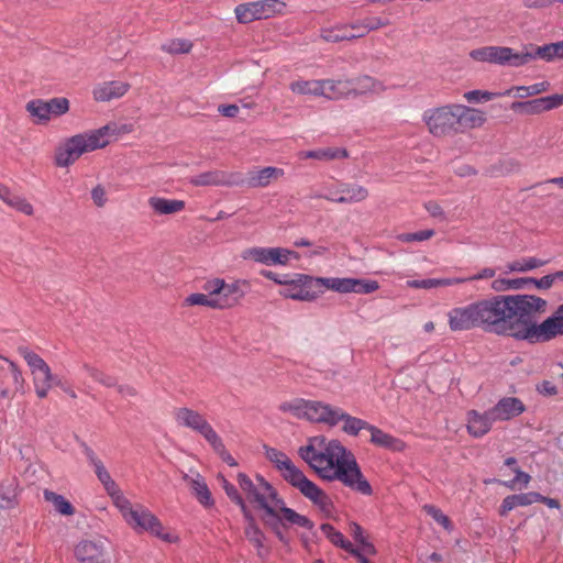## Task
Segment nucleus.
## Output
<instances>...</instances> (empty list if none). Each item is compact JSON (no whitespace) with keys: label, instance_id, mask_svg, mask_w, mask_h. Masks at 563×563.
Listing matches in <instances>:
<instances>
[{"label":"nucleus","instance_id":"nucleus-1","mask_svg":"<svg viewBox=\"0 0 563 563\" xmlns=\"http://www.w3.org/2000/svg\"><path fill=\"white\" fill-rule=\"evenodd\" d=\"M481 330L509 335L529 343H544L563 335V303L537 323L532 317L543 313L548 302L534 295H495L475 301Z\"/></svg>","mask_w":563,"mask_h":563},{"label":"nucleus","instance_id":"nucleus-2","mask_svg":"<svg viewBox=\"0 0 563 563\" xmlns=\"http://www.w3.org/2000/svg\"><path fill=\"white\" fill-rule=\"evenodd\" d=\"M299 456L323 479L339 481L350 489L365 496L373 493L354 454L340 441L323 435L311 437L298 449Z\"/></svg>","mask_w":563,"mask_h":563},{"label":"nucleus","instance_id":"nucleus-3","mask_svg":"<svg viewBox=\"0 0 563 563\" xmlns=\"http://www.w3.org/2000/svg\"><path fill=\"white\" fill-rule=\"evenodd\" d=\"M238 483L247 499L256 503L265 511L264 520L267 525L275 527L277 523H282L305 529L313 527L306 516L287 508L284 501L277 497L275 489L262 476H256V482H253L246 474L239 473Z\"/></svg>","mask_w":563,"mask_h":563},{"label":"nucleus","instance_id":"nucleus-4","mask_svg":"<svg viewBox=\"0 0 563 563\" xmlns=\"http://www.w3.org/2000/svg\"><path fill=\"white\" fill-rule=\"evenodd\" d=\"M115 132V125H104L100 129L75 134L66 139L55 152V164L68 167L81 155L107 146L110 136Z\"/></svg>","mask_w":563,"mask_h":563},{"label":"nucleus","instance_id":"nucleus-5","mask_svg":"<svg viewBox=\"0 0 563 563\" xmlns=\"http://www.w3.org/2000/svg\"><path fill=\"white\" fill-rule=\"evenodd\" d=\"M114 506L126 525L134 531L147 532L166 543H176L179 540L178 536L169 528L164 527L161 520L145 506L134 505L125 496Z\"/></svg>","mask_w":563,"mask_h":563},{"label":"nucleus","instance_id":"nucleus-6","mask_svg":"<svg viewBox=\"0 0 563 563\" xmlns=\"http://www.w3.org/2000/svg\"><path fill=\"white\" fill-rule=\"evenodd\" d=\"M279 410L284 413H289L297 419L335 427V416L338 415L339 407L320 400L295 398L282 402L279 405Z\"/></svg>","mask_w":563,"mask_h":563},{"label":"nucleus","instance_id":"nucleus-7","mask_svg":"<svg viewBox=\"0 0 563 563\" xmlns=\"http://www.w3.org/2000/svg\"><path fill=\"white\" fill-rule=\"evenodd\" d=\"M18 352L30 367L34 390L38 398H46L53 386H62V380L52 373L48 364L38 354L27 346H19Z\"/></svg>","mask_w":563,"mask_h":563},{"label":"nucleus","instance_id":"nucleus-8","mask_svg":"<svg viewBox=\"0 0 563 563\" xmlns=\"http://www.w3.org/2000/svg\"><path fill=\"white\" fill-rule=\"evenodd\" d=\"M246 286V280L236 279L228 283L222 278H212L205 283L203 289L212 296L216 309L224 310L240 303Z\"/></svg>","mask_w":563,"mask_h":563},{"label":"nucleus","instance_id":"nucleus-9","mask_svg":"<svg viewBox=\"0 0 563 563\" xmlns=\"http://www.w3.org/2000/svg\"><path fill=\"white\" fill-rule=\"evenodd\" d=\"M324 292L319 287V278L307 274H295L292 278L288 276L284 288L279 295L284 298L313 301Z\"/></svg>","mask_w":563,"mask_h":563},{"label":"nucleus","instance_id":"nucleus-10","mask_svg":"<svg viewBox=\"0 0 563 563\" xmlns=\"http://www.w3.org/2000/svg\"><path fill=\"white\" fill-rule=\"evenodd\" d=\"M470 57L479 63H489L499 66L521 67L525 66L522 52H516L508 46H482L470 52Z\"/></svg>","mask_w":563,"mask_h":563},{"label":"nucleus","instance_id":"nucleus-11","mask_svg":"<svg viewBox=\"0 0 563 563\" xmlns=\"http://www.w3.org/2000/svg\"><path fill=\"white\" fill-rule=\"evenodd\" d=\"M456 104L431 108L423 112L422 120L429 132L437 137L457 133Z\"/></svg>","mask_w":563,"mask_h":563},{"label":"nucleus","instance_id":"nucleus-12","mask_svg":"<svg viewBox=\"0 0 563 563\" xmlns=\"http://www.w3.org/2000/svg\"><path fill=\"white\" fill-rule=\"evenodd\" d=\"M241 257L266 266H287L290 261L299 260L300 255L286 247L252 246L245 249Z\"/></svg>","mask_w":563,"mask_h":563},{"label":"nucleus","instance_id":"nucleus-13","mask_svg":"<svg viewBox=\"0 0 563 563\" xmlns=\"http://www.w3.org/2000/svg\"><path fill=\"white\" fill-rule=\"evenodd\" d=\"M174 419L179 427L188 428L200 434L208 443L218 434L207 418L188 407L175 409Z\"/></svg>","mask_w":563,"mask_h":563},{"label":"nucleus","instance_id":"nucleus-14","mask_svg":"<svg viewBox=\"0 0 563 563\" xmlns=\"http://www.w3.org/2000/svg\"><path fill=\"white\" fill-rule=\"evenodd\" d=\"M0 396L2 398H12L15 394L24 393L25 379L15 363L0 356Z\"/></svg>","mask_w":563,"mask_h":563},{"label":"nucleus","instance_id":"nucleus-15","mask_svg":"<svg viewBox=\"0 0 563 563\" xmlns=\"http://www.w3.org/2000/svg\"><path fill=\"white\" fill-rule=\"evenodd\" d=\"M448 324L452 332L470 331L481 329L476 302L457 306L446 313Z\"/></svg>","mask_w":563,"mask_h":563},{"label":"nucleus","instance_id":"nucleus-16","mask_svg":"<svg viewBox=\"0 0 563 563\" xmlns=\"http://www.w3.org/2000/svg\"><path fill=\"white\" fill-rule=\"evenodd\" d=\"M563 104L562 95H551L541 98H536L528 101L512 102L510 109L522 115H538L547 111L556 109Z\"/></svg>","mask_w":563,"mask_h":563},{"label":"nucleus","instance_id":"nucleus-17","mask_svg":"<svg viewBox=\"0 0 563 563\" xmlns=\"http://www.w3.org/2000/svg\"><path fill=\"white\" fill-rule=\"evenodd\" d=\"M75 556L80 563H109L106 542L102 539H85L75 547Z\"/></svg>","mask_w":563,"mask_h":563},{"label":"nucleus","instance_id":"nucleus-18","mask_svg":"<svg viewBox=\"0 0 563 563\" xmlns=\"http://www.w3.org/2000/svg\"><path fill=\"white\" fill-rule=\"evenodd\" d=\"M300 493L311 500L325 516H331L334 511L332 499L313 482L303 475L295 485Z\"/></svg>","mask_w":563,"mask_h":563},{"label":"nucleus","instance_id":"nucleus-19","mask_svg":"<svg viewBox=\"0 0 563 563\" xmlns=\"http://www.w3.org/2000/svg\"><path fill=\"white\" fill-rule=\"evenodd\" d=\"M85 453H86L88 461L93 466L95 473H96L98 479L103 485L104 490L110 496L113 504H117L121 498L124 497L122 490L119 488L117 483L112 479L111 475L104 467L103 463L101 462V460H99L97 457L95 452L91 449L86 448Z\"/></svg>","mask_w":563,"mask_h":563},{"label":"nucleus","instance_id":"nucleus-20","mask_svg":"<svg viewBox=\"0 0 563 563\" xmlns=\"http://www.w3.org/2000/svg\"><path fill=\"white\" fill-rule=\"evenodd\" d=\"M266 457L292 486L305 475L303 472L300 471L284 452L277 449L267 448Z\"/></svg>","mask_w":563,"mask_h":563},{"label":"nucleus","instance_id":"nucleus-21","mask_svg":"<svg viewBox=\"0 0 563 563\" xmlns=\"http://www.w3.org/2000/svg\"><path fill=\"white\" fill-rule=\"evenodd\" d=\"M349 80V95L350 98H357L363 96L379 95L385 91V85L378 79L363 75Z\"/></svg>","mask_w":563,"mask_h":563},{"label":"nucleus","instance_id":"nucleus-22","mask_svg":"<svg viewBox=\"0 0 563 563\" xmlns=\"http://www.w3.org/2000/svg\"><path fill=\"white\" fill-rule=\"evenodd\" d=\"M522 55L525 57V65L540 58L545 62L563 58V41L545 44L543 46H534L532 44L526 45Z\"/></svg>","mask_w":563,"mask_h":563},{"label":"nucleus","instance_id":"nucleus-23","mask_svg":"<svg viewBox=\"0 0 563 563\" xmlns=\"http://www.w3.org/2000/svg\"><path fill=\"white\" fill-rule=\"evenodd\" d=\"M525 411V404L517 397H504L490 408V415L496 422L511 420Z\"/></svg>","mask_w":563,"mask_h":563},{"label":"nucleus","instance_id":"nucleus-24","mask_svg":"<svg viewBox=\"0 0 563 563\" xmlns=\"http://www.w3.org/2000/svg\"><path fill=\"white\" fill-rule=\"evenodd\" d=\"M130 89V84L121 80L103 81L98 84L92 96L96 101L108 102L123 97Z\"/></svg>","mask_w":563,"mask_h":563},{"label":"nucleus","instance_id":"nucleus-25","mask_svg":"<svg viewBox=\"0 0 563 563\" xmlns=\"http://www.w3.org/2000/svg\"><path fill=\"white\" fill-rule=\"evenodd\" d=\"M454 110L456 111L457 133L479 128L486 121L484 112L478 109L456 104Z\"/></svg>","mask_w":563,"mask_h":563},{"label":"nucleus","instance_id":"nucleus-26","mask_svg":"<svg viewBox=\"0 0 563 563\" xmlns=\"http://www.w3.org/2000/svg\"><path fill=\"white\" fill-rule=\"evenodd\" d=\"M490 409L485 412L471 410L467 412V431L474 438H482L487 434L495 423Z\"/></svg>","mask_w":563,"mask_h":563},{"label":"nucleus","instance_id":"nucleus-27","mask_svg":"<svg viewBox=\"0 0 563 563\" xmlns=\"http://www.w3.org/2000/svg\"><path fill=\"white\" fill-rule=\"evenodd\" d=\"M148 207L154 216H174L186 208V202L179 199H169L161 196H152L147 200Z\"/></svg>","mask_w":563,"mask_h":563},{"label":"nucleus","instance_id":"nucleus-28","mask_svg":"<svg viewBox=\"0 0 563 563\" xmlns=\"http://www.w3.org/2000/svg\"><path fill=\"white\" fill-rule=\"evenodd\" d=\"M284 170L277 167L255 168L247 173L246 184L251 188H265L271 185L273 180L284 176Z\"/></svg>","mask_w":563,"mask_h":563},{"label":"nucleus","instance_id":"nucleus-29","mask_svg":"<svg viewBox=\"0 0 563 563\" xmlns=\"http://www.w3.org/2000/svg\"><path fill=\"white\" fill-rule=\"evenodd\" d=\"M0 200L11 209L25 216L31 217L34 214L32 203L25 197L13 192L10 187L2 183H0Z\"/></svg>","mask_w":563,"mask_h":563},{"label":"nucleus","instance_id":"nucleus-30","mask_svg":"<svg viewBox=\"0 0 563 563\" xmlns=\"http://www.w3.org/2000/svg\"><path fill=\"white\" fill-rule=\"evenodd\" d=\"M347 78L321 79V97L329 100L350 98Z\"/></svg>","mask_w":563,"mask_h":563},{"label":"nucleus","instance_id":"nucleus-31","mask_svg":"<svg viewBox=\"0 0 563 563\" xmlns=\"http://www.w3.org/2000/svg\"><path fill=\"white\" fill-rule=\"evenodd\" d=\"M184 481L187 483L197 500L205 507H211L214 504L211 492L201 475H185Z\"/></svg>","mask_w":563,"mask_h":563},{"label":"nucleus","instance_id":"nucleus-32","mask_svg":"<svg viewBox=\"0 0 563 563\" xmlns=\"http://www.w3.org/2000/svg\"><path fill=\"white\" fill-rule=\"evenodd\" d=\"M340 422L343 423L342 431L352 437H356L362 430L368 431L371 428L367 421L353 417L339 407L338 415L335 416V426Z\"/></svg>","mask_w":563,"mask_h":563},{"label":"nucleus","instance_id":"nucleus-33","mask_svg":"<svg viewBox=\"0 0 563 563\" xmlns=\"http://www.w3.org/2000/svg\"><path fill=\"white\" fill-rule=\"evenodd\" d=\"M338 190L341 191L340 198H334L338 203H356L368 197V190L356 184L339 183Z\"/></svg>","mask_w":563,"mask_h":563},{"label":"nucleus","instance_id":"nucleus-34","mask_svg":"<svg viewBox=\"0 0 563 563\" xmlns=\"http://www.w3.org/2000/svg\"><path fill=\"white\" fill-rule=\"evenodd\" d=\"M300 159H317L329 162L347 157V151L341 147H324L311 151H301L298 153Z\"/></svg>","mask_w":563,"mask_h":563},{"label":"nucleus","instance_id":"nucleus-35","mask_svg":"<svg viewBox=\"0 0 563 563\" xmlns=\"http://www.w3.org/2000/svg\"><path fill=\"white\" fill-rule=\"evenodd\" d=\"M541 498L539 493H522L517 495H510L504 498L499 514L500 516H506L509 511L517 507H525L537 503Z\"/></svg>","mask_w":563,"mask_h":563},{"label":"nucleus","instance_id":"nucleus-36","mask_svg":"<svg viewBox=\"0 0 563 563\" xmlns=\"http://www.w3.org/2000/svg\"><path fill=\"white\" fill-rule=\"evenodd\" d=\"M189 183L194 186H228L233 184V181L220 170H210L192 176Z\"/></svg>","mask_w":563,"mask_h":563},{"label":"nucleus","instance_id":"nucleus-37","mask_svg":"<svg viewBox=\"0 0 563 563\" xmlns=\"http://www.w3.org/2000/svg\"><path fill=\"white\" fill-rule=\"evenodd\" d=\"M548 260H541L534 256H527L508 262L505 265V273H526L548 264Z\"/></svg>","mask_w":563,"mask_h":563},{"label":"nucleus","instance_id":"nucleus-38","mask_svg":"<svg viewBox=\"0 0 563 563\" xmlns=\"http://www.w3.org/2000/svg\"><path fill=\"white\" fill-rule=\"evenodd\" d=\"M551 88V84L547 80L536 82L530 86H514L506 91L504 95L510 96L514 93L516 98L526 99L529 97H534L544 92H548Z\"/></svg>","mask_w":563,"mask_h":563},{"label":"nucleus","instance_id":"nucleus-39","mask_svg":"<svg viewBox=\"0 0 563 563\" xmlns=\"http://www.w3.org/2000/svg\"><path fill=\"white\" fill-rule=\"evenodd\" d=\"M368 431L371 433V443L376 446L394 451H400L404 448V444L400 440L394 438L393 435L386 433L373 424H371Z\"/></svg>","mask_w":563,"mask_h":563},{"label":"nucleus","instance_id":"nucleus-40","mask_svg":"<svg viewBox=\"0 0 563 563\" xmlns=\"http://www.w3.org/2000/svg\"><path fill=\"white\" fill-rule=\"evenodd\" d=\"M319 287L324 290H332L340 294L353 292V278L351 277H318Z\"/></svg>","mask_w":563,"mask_h":563},{"label":"nucleus","instance_id":"nucleus-41","mask_svg":"<svg viewBox=\"0 0 563 563\" xmlns=\"http://www.w3.org/2000/svg\"><path fill=\"white\" fill-rule=\"evenodd\" d=\"M25 110L32 118L33 123L45 125L49 122L44 99H32L27 101Z\"/></svg>","mask_w":563,"mask_h":563},{"label":"nucleus","instance_id":"nucleus-42","mask_svg":"<svg viewBox=\"0 0 563 563\" xmlns=\"http://www.w3.org/2000/svg\"><path fill=\"white\" fill-rule=\"evenodd\" d=\"M290 90L297 95L321 97V79L295 80L289 85Z\"/></svg>","mask_w":563,"mask_h":563},{"label":"nucleus","instance_id":"nucleus-43","mask_svg":"<svg viewBox=\"0 0 563 563\" xmlns=\"http://www.w3.org/2000/svg\"><path fill=\"white\" fill-rule=\"evenodd\" d=\"M252 3L256 20L267 19L275 12H280L285 7V3L279 0H260Z\"/></svg>","mask_w":563,"mask_h":563},{"label":"nucleus","instance_id":"nucleus-44","mask_svg":"<svg viewBox=\"0 0 563 563\" xmlns=\"http://www.w3.org/2000/svg\"><path fill=\"white\" fill-rule=\"evenodd\" d=\"M528 286L527 277L521 278H495L490 284V289L495 292H504L508 290H519Z\"/></svg>","mask_w":563,"mask_h":563},{"label":"nucleus","instance_id":"nucleus-45","mask_svg":"<svg viewBox=\"0 0 563 563\" xmlns=\"http://www.w3.org/2000/svg\"><path fill=\"white\" fill-rule=\"evenodd\" d=\"M352 32L350 31V27L345 24H339L332 27H324L321 30V37L325 42H341V41H347L353 40Z\"/></svg>","mask_w":563,"mask_h":563},{"label":"nucleus","instance_id":"nucleus-46","mask_svg":"<svg viewBox=\"0 0 563 563\" xmlns=\"http://www.w3.org/2000/svg\"><path fill=\"white\" fill-rule=\"evenodd\" d=\"M44 498L46 501L51 503L55 510L64 516H71L75 512L71 504L62 495L56 494L51 490L44 492Z\"/></svg>","mask_w":563,"mask_h":563},{"label":"nucleus","instance_id":"nucleus-47","mask_svg":"<svg viewBox=\"0 0 563 563\" xmlns=\"http://www.w3.org/2000/svg\"><path fill=\"white\" fill-rule=\"evenodd\" d=\"M321 531L335 547L344 549L347 552H351V550L354 548V545L350 541H347L344 538V536L340 531H338L333 526L329 523H323L321 526Z\"/></svg>","mask_w":563,"mask_h":563},{"label":"nucleus","instance_id":"nucleus-48","mask_svg":"<svg viewBox=\"0 0 563 563\" xmlns=\"http://www.w3.org/2000/svg\"><path fill=\"white\" fill-rule=\"evenodd\" d=\"M47 114L49 121L53 118L60 117L69 111L70 102L65 97H55L48 100H45Z\"/></svg>","mask_w":563,"mask_h":563},{"label":"nucleus","instance_id":"nucleus-49","mask_svg":"<svg viewBox=\"0 0 563 563\" xmlns=\"http://www.w3.org/2000/svg\"><path fill=\"white\" fill-rule=\"evenodd\" d=\"M247 521V526L245 528V536L249 539L250 542L253 543V545L257 549L258 554L263 555V549H264V534L262 531L256 527L254 523L253 517L250 515L249 519H245Z\"/></svg>","mask_w":563,"mask_h":563},{"label":"nucleus","instance_id":"nucleus-50","mask_svg":"<svg viewBox=\"0 0 563 563\" xmlns=\"http://www.w3.org/2000/svg\"><path fill=\"white\" fill-rule=\"evenodd\" d=\"M192 43L185 38H174L162 45V49L166 53L176 55V54H187L191 51Z\"/></svg>","mask_w":563,"mask_h":563},{"label":"nucleus","instance_id":"nucleus-51","mask_svg":"<svg viewBox=\"0 0 563 563\" xmlns=\"http://www.w3.org/2000/svg\"><path fill=\"white\" fill-rule=\"evenodd\" d=\"M208 444L211 446L214 453L218 454L221 457V460L225 462L228 465H236V461L225 449L224 442L219 434H217Z\"/></svg>","mask_w":563,"mask_h":563},{"label":"nucleus","instance_id":"nucleus-52","mask_svg":"<svg viewBox=\"0 0 563 563\" xmlns=\"http://www.w3.org/2000/svg\"><path fill=\"white\" fill-rule=\"evenodd\" d=\"M222 487L223 489L225 490L228 497L234 501L236 505L240 506L242 512H243V516L245 519H249L250 518V510L247 509L246 505H245V501L243 500V498L241 497V495L238 493L236 488L234 487V485H232L231 483H229L227 479H222Z\"/></svg>","mask_w":563,"mask_h":563},{"label":"nucleus","instance_id":"nucleus-53","mask_svg":"<svg viewBox=\"0 0 563 563\" xmlns=\"http://www.w3.org/2000/svg\"><path fill=\"white\" fill-rule=\"evenodd\" d=\"M501 96H505L504 92H490L486 90H471L464 93L465 100L470 103L486 102Z\"/></svg>","mask_w":563,"mask_h":563},{"label":"nucleus","instance_id":"nucleus-54","mask_svg":"<svg viewBox=\"0 0 563 563\" xmlns=\"http://www.w3.org/2000/svg\"><path fill=\"white\" fill-rule=\"evenodd\" d=\"M234 13L239 23L246 24L256 20L252 2L236 5L234 9Z\"/></svg>","mask_w":563,"mask_h":563},{"label":"nucleus","instance_id":"nucleus-55","mask_svg":"<svg viewBox=\"0 0 563 563\" xmlns=\"http://www.w3.org/2000/svg\"><path fill=\"white\" fill-rule=\"evenodd\" d=\"M379 284L373 279L353 278V292L367 295L376 291Z\"/></svg>","mask_w":563,"mask_h":563},{"label":"nucleus","instance_id":"nucleus-56","mask_svg":"<svg viewBox=\"0 0 563 563\" xmlns=\"http://www.w3.org/2000/svg\"><path fill=\"white\" fill-rule=\"evenodd\" d=\"M185 305L186 306H203V307H208V308H211V309H216V305L213 302V298H212V296L209 292H207V294H201V292L191 294L188 297H186Z\"/></svg>","mask_w":563,"mask_h":563},{"label":"nucleus","instance_id":"nucleus-57","mask_svg":"<svg viewBox=\"0 0 563 563\" xmlns=\"http://www.w3.org/2000/svg\"><path fill=\"white\" fill-rule=\"evenodd\" d=\"M435 234L434 230L427 229L412 233H401L397 235V240L402 243L422 242L431 239Z\"/></svg>","mask_w":563,"mask_h":563},{"label":"nucleus","instance_id":"nucleus-58","mask_svg":"<svg viewBox=\"0 0 563 563\" xmlns=\"http://www.w3.org/2000/svg\"><path fill=\"white\" fill-rule=\"evenodd\" d=\"M423 509L427 511L429 516H431L439 525H441L444 529L451 530L452 525L448 516H445L439 508L426 505Z\"/></svg>","mask_w":563,"mask_h":563},{"label":"nucleus","instance_id":"nucleus-59","mask_svg":"<svg viewBox=\"0 0 563 563\" xmlns=\"http://www.w3.org/2000/svg\"><path fill=\"white\" fill-rule=\"evenodd\" d=\"M85 372L95 380L99 382L100 384L111 387L115 385V379L109 375L103 374L99 369L91 367L89 365L84 366Z\"/></svg>","mask_w":563,"mask_h":563},{"label":"nucleus","instance_id":"nucleus-60","mask_svg":"<svg viewBox=\"0 0 563 563\" xmlns=\"http://www.w3.org/2000/svg\"><path fill=\"white\" fill-rule=\"evenodd\" d=\"M514 472L516 474L515 478L508 482H503V485L506 487L514 489L517 485H521L523 487H527L531 477L529 474L522 472L520 468L515 467Z\"/></svg>","mask_w":563,"mask_h":563},{"label":"nucleus","instance_id":"nucleus-61","mask_svg":"<svg viewBox=\"0 0 563 563\" xmlns=\"http://www.w3.org/2000/svg\"><path fill=\"white\" fill-rule=\"evenodd\" d=\"M409 288L415 289H431L438 287V278L428 279H412L407 282Z\"/></svg>","mask_w":563,"mask_h":563},{"label":"nucleus","instance_id":"nucleus-62","mask_svg":"<svg viewBox=\"0 0 563 563\" xmlns=\"http://www.w3.org/2000/svg\"><path fill=\"white\" fill-rule=\"evenodd\" d=\"M363 22H364L363 33H368L371 31L384 27L388 24L387 21H385L378 16L365 18L363 20Z\"/></svg>","mask_w":563,"mask_h":563},{"label":"nucleus","instance_id":"nucleus-63","mask_svg":"<svg viewBox=\"0 0 563 563\" xmlns=\"http://www.w3.org/2000/svg\"><path fill=\"white\" fill-rule=\"evenodd\" d=\"M527 280H528V285H534L539 289H549L554 285L553 277H551L550 274L545 275L539 279L533 278V277H527Z\"/></svg>","mask_w":563,"mask_h":563},{"label":"nucleus","instance_id":"nucleus-64","mask_svg":"<svg viewBox=\"0 0 563 563\" xmlns=\"http://www.w3.org/2000/svg\"><path fill=\"white\" fill-rule=\"evenodd\" d=\"M496 275V269L492 267H484L479 269L476 274L467 276L468 283L483 280V279H492Z\"/></svg>","mask_w":563,"mask_h":563}]
</instances>
